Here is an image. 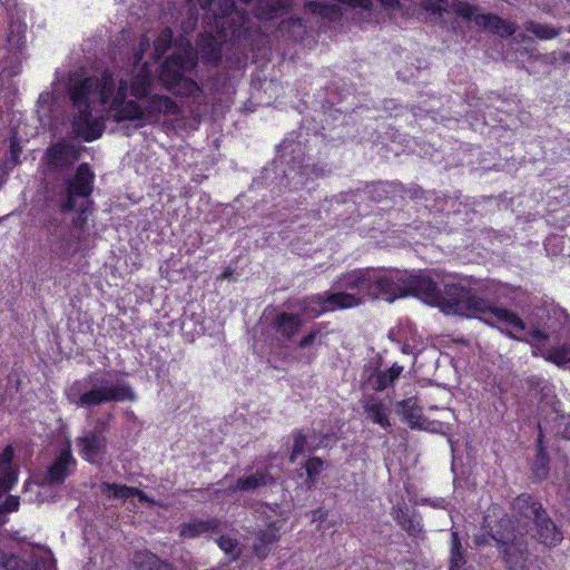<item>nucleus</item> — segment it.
I'll use <instances>...</instances> for the list:
<instances>
[{
  "mask_svg": "<svg viewBox=\"0 0 570 570\" xmlns=\"http://www.w3.org/2000/svg\"><path fill=\"white\" fill-rule=\"evenodd\" d=\"M148 37L142 36L138 49L134 55V65L130 72L114 75L105 70L101 78L87 77L73 81L69 88L70 100L73 108L71 121L72 131L85 141L98 139L105 130L102 117H94L92 109L97 102H110L114 117L117 121L145 120L144 109L134 100H126L130 95L137 99L148 96L154 80L151 65L141 63L144 53L149 50Z\"/></svg>",
  "mask_w": 570,
  "mask_h": 570,
  "instance_id": "f257e3e1",
  "label": "nucleus"
},
{
  "mask_svg": "<svg viewBox=\"0 0 570 570\" xmlns=\"http://www.w3.org/2000/svg\"><path fill=\"white\" fill-rule=\"evenodd\" d=\"M492 292V286L472 277L446 282L440 289L429 275L409 272L407 295L438 306L445 314L479 317L509 337L532 344L546 342L556 335L550 315L543 326H531L527 331L525 323L515 312L493 302Z\"/></svg>",
  "mask_w": 570,
  "mask_h": 570,
  "instance_id": "f03ea898",
  "label": "nucleus"
},
{
  "mask_svg": "<svg viewBox=\"0 0 570 570\" xmlns=\"http://www.w3.org/2000/svg\"><path fill=\"white\" fill-rule=\"evenodd\" d=\"M409 272L386 268H356L340 275L334 291L313 294L302 299V312L309 317L360 306L368 299L393 302L407 296Z\"/></svg>",
  "mask_w": 570,
  "mask_h": 570,
  "instance_id": "7ed1b4c3",
  "label": "nucleus"
},
{
  "mask_svg": "<svg viewBox=\"0 0 570 570\" xmlns=\"http://www.w3.org/2000/svg\"><path fill=\"white\" fill-rule=\"evenodd\" d=\"M95 174L87 163L78 166L73 177L66 181L63 194L57 202L58 210L48 216L42 228L57 254L62 258L85 253L89 248V234L86 230L91 214Z\"/></svg>",
  "mask_w": 570,
  "mask_h": 570,
  "instance_id": "20e7f679",
  "label": "nucleus"
},
{
  "mask_svg": "<svg viewBox=\"0 0 570 570\" xmlns=\"http://www.w3.org/2000/svg\"><path fill=\"white\" fill-rule=\"evenodd\" d=\"M512 515L502 519L490 531V538L502 557L507 570H524L529 557L528 534L544 546H557L562 533L549 518L542 504L530 494H520L512 502Z\"/></svg>",
  "mask_w": 570,
  "mask_h": 570,
  "instance_id": "39448f33",
  "label": "nucleus"
},
{
  "mask_svg": "<svg viewBox=\"0 0 570 570\" xmlns=\"http://www.w3.org/2000/svg\"><path fill=\"white\" fill-rule=\"evenodd\" d=\"M63 394L70 404L87 410L137 399L130 383L119 379L112 370L92 371L69 384Z\"/></svg>",
  "mask_w": 570,
  "mask_h": 570,
  "instance_id": "423d86ee",
  "label": "nucleus"
},
{
  "mask_svg": "<svg viewBox=\"0 0 570 570\" xmlns=\"http://www.w3.org/2000/svg\"><path fill=\"white\" fill-rule=\"evenodd\" d=\"M198 57L191 50L175 52L160 66L159 79L173 95L185 98L190 108L198 109L206 104L203 88L191 78Z\"/></svg>",
  "mask_w": 570,
  "mask_h": 570,
  "instance_id": "0eeeda50",
  "label": "nucleus"
},
{
  "mask_svg": "<svg viewBox=\"0 0 570 570\" xmlns=\"http://www.w3.org/2000/svg\"><path fill=\"white\" fill-rule=\"evenodd\" d=\"M452 9L462 19L473 21L476 26L483 27L501 37H510L517 30L514 23L505 21L494 14L481 13L478 7L465 1L454 0L452 2Z\"/></svg>",
  "mask_w": 570,
  "mask_h": 570,
  "instance_id": "6e6552de",
  "label": "nucleus"
},
{
  "mask_svg": "<svg viewBox=\"0 0 570 570\" xmlns=\"http://www.w3.org/2000/svg\"><path fill=\"white\" fill-rule=\"evenodd\" d=\"M106 429V422L98 419L92 430L87 431L76 440L79 454L89 463L99 464L105 459L107 451Z\"/></svg>",
  "mask_w": 570,
  "mask_h": 570,
  "instance_id": "1a4fd4ad",
  "label": "nucleus"
},
{
  "mask_svg": "<svg viewBox=\"0 0 570 570\" xmlns=\"http://www.w3.org/2000/svg\"><path fill=\"white\" fill-rule=\"evenodd\" d=\"M296 308L295 313L279 312L272 321V328L279 338L292 341L304 324V318H311L308 315L303 314L302 299L293 305Z\"/></svg>",
  "mask_w": 570,
  "mask_h": 570,
  "instance_id": "9d476101",
  "label": "nucleus"
},
{
  "mask_svg": "<svg viewBox=\"0 0 570 570\" xmlns=\"http://www.w3.org/2000/svg\"><path fill=\"white\" fill-rule=\"evenodd\" d=\"M75 466L76 459L73 458L70 444L68 443L60 449L58 455L49 465L43 480L49 485H59L72 473Z\"/></svg>",
  "mask_w": 570,
  "mask_h": 570,
  "instance_id": "9b49d317",
  "label": "nucleus"
},
{
  "mask_svg": "<svg viewBox=\"0 0 570 570\" xmlns=\"http://www.w3.org/2000/svg\"><path fill=\"white\" fill-rule=\"evenodd\" d=\"M303 156L296 159L293 157V165L285 170V177L294 189H298L307 184L308 180L322 177L324 169L317 165L311 164Z\"/></svg>",
  "mask_w": 570,
  "mask_h": 570,
  "instance_id": "f8f14e48",
  "label": "nucleus"
},
{
  "mask_svg": "<svg viewBox=\"0 0 570 570\" xmlns=\"http://www.w3.org/2000/svg\"><path fill=\"white\" fill-rule=\"evenodd\" d=\"M2 3L9 13L7 45L11 50H20L26 43L27 24L22 20L20 11L16 9L17 4L13 0H4Z\"/></svg>",
  "mask_w": 570,
  "mask_h": 570,
  "instance_id": "ddd939ff",
  "label": "nucleus"
},
{
  "mask_svg": "<svg viewBox=\"0 0 570 570\" xmlns=\"http://www.w3.org/2000/svg\"><path fill=\"white\" fill-rule=\"evenodd\" d=\"M275 483L271 466L258 468L254 472L238 478L235 483L229 485L232 492H254L261 488Z\"/></svg>",
  "mask_w": 570,
  "mask_h": 570,
  "instance_id": "4468645a",
  "label": "nucleus"
},
{
  "mask_svg": "<svg viewBox=\"0 0 570 570\" xmlns=\"http://www.w3.org/2000/svg\"><path fill=\"white\" fill-rule=\"evenodd\" d=\"M79 158V151L67 142H57L48 149L49 167L57 171L69 168Z\"/></svg>",
  "mask_w": 570,
  "mask_h": 570,
  "instance_id": "2eb2a0df",
  "label": "nucleus"
},
{
  "mask_svg": "<svg viewBox=\"0 0 570 570\" xmlns=\"http://www.w3.org/2000/svg\"><path fill=\"white\" fill-rule=\"evenodd\" d=\"M223 532V522L217 518L193 519L189 522L183 523L179 529V534L186 539H194L202 534H219Z\"/></svg>",
  "mask_w": 570,
  "mask_h": 570,
  "instance_id": "dca6fc26",
  "label": "nucleus"
},
{
  "mask_svg": "<svg viewBox=\"0 0 570 570\" xmlns=\"http://www.w3.org/2000/svg\"><path fill=\"white\" fill-rule=\"evenodd\" d=\"M403 421L413 430H430V422L423 416L422 407L416 397H409L397 403Z\"/></svg>",
  "mask_w": 570,
  "mask_h": 570,
  "instance_id": "f3484780",
  "label": "nucleus"
},
{
  "mask_svg": "<svg viewBox=\"0 0 570 570\" xmlns=\"http://www.w3.org/2000/svg\"><path fill=\"white\" fill-rule=\"evenodd\" d=\"M177 104L168 96L154 95L144 108V118L148 121H159L161 116L176 115Z\"/></svg>",
  "mask_w": 570,
  "mask_h": 570,
  "instance_id": "a211bd4d",
  "label": "nucleus"
},
{
  "mask_svg": "<svg viewBox=\"0 0 570 570\" xmlns=\"http://www.w3.org/2000/svg\"><path fill=\"white\" fill-rule=\"evenodd\" d=\"M324 327L322 323L314 325L297 343L296 351L306 352L302 357L308 363L315 360L316 346L322 345L327 335Z\"/></svg>",
  "mask_w": 570,
  "mask_h": 570,
  "instance_id": "6ab92c4d",
  "label": "nucleus"
},
{
  "mask_svg": "<svg viewBox=\"0 0 570 570\" xmlns=\"http://www.w3.org/2000/svg\"><path fill=\"white\" fill-rule=\"evenodd\" d=\"M403 366L394 363L390 368L384 371L374 370L366 379V384L376 392H382L399 380L403 372Z\"/></svg>",
  "mask_w": 570,
  "mask_h": 570,
  "instance_id": "aec40b11",
  "label": "nucleus"
},
{
  "mask_svg": "<svg viewBox=\"0 0 570 570\" xmlns=\"http://www.w3.org/2000/svg\"><path fill=\"white\" fill-rule=\"evenodd\" d=\"M13 449L7 445L0 453V494L12 489L17 482V472L12 468Z\"/></svg>",
  "mask_w": 570,
  "mask_h": 570,
  "instance_id": "412c9836",
  "label": "nucleus"
},
{
  "mask_svg": "<svg viewBox=\"0 0 570 570\" xmlns=\"http://www.w3.org/2000/svg\"><path fill=\"white\" fill-rule=\"evenodd\" d=\"M279 539V528L276 523L268 524L265 529H261L253 544V550L256 557L265 559L269 551L271 546Z\"/></svg>",
  "mask_w": 570,
  "mask_h": 570,
  "instance_id": "4be33fe9",
  "label": "nucleus"
},
{
  "mask_svg": "<svg viewBox=\"0 0 570 570\" xmlns=\"http://www.w3.org/2000/svg\"><path fill=\"white\" fill-rule=\"evenodd\" d=\"M392 515L395 522L411 537L417 535L423 530L421 520L414 514H410L406 504H397L392 509Z\"/></svg>",
  "mask_w": 570,
  "mask_h": 570,
  "instance_id": "5701e85b",
  "label": "nucleus"
},
{
  "mask_svg": "<svg viewBox=\"0 0 570 570\" xmlns=\"http://www.w3.org/2000/svg\"><path fill=\"white\" fill-rule=\"evenodd\" d=\"M199 56L205 65L217 67L222 60V42L214 36L200 38L198 42Z\"/></svg>",
  "mask_w": 570,
  "mask_h": 570,
  "instance_id": "b1692460",
  "label": "nucleus"
},
{
  "mask_svg": "<svg viewBox=\"0 0 570 570\" xmlns=\"http://www.w3.org/2000/svg\"><path fill=\"white\" fill-rule=\"evenodd\" d=\"M363 407L366 419H368L372 423L379 424L384 430L391 428V422L389 420V409L384 402L372 396L365 402Z\"/></svg>",
  "mask_w": 570,
  "mask_h": 570,
  "instance_id": "393cba45",
  "label": "nucleus"
},
{
  "mask_svg": "<svg viewBox=\"0 0 570 570\" xmlns=\"http://www.w3.org/2000/svg\"><path fill=\"white\" fill-rule=\"evenodd\" d=\"M100 488L101 493L108 498L129 499L136 497L139 502H149L148 497L141 490L134 487L102 482Z\"/></svg>",
  "mask_w": 570,
  "mask_h": 570,
  "instance_id": "a878e982",
  "label": "nucleus"
},
{
  "mask_svg": "<svg viewBox=\"0 0 570 570\" xmlns=\"http://www.w3.org/2000/svg\"><path fill=\"white\" fill-rule=\"evenodd\" d=\"M289 8V0H258L255 16L261 20H272L283 14Z\"/></svg>",
  "mask_w": 570,
  "mask_h": 570,
  "instance_id": "bb28decb",
  "label": "nucleus"
},
{
  "mask_svg": "<svg viewBox=\"0 0 570 570\" xmlns=\"http://www.w3.org/2000/svg\"><path fill=\"white\" fill-rule=\"evenodd\" d=\"M532 472L535 480L541 481L548 476L549 473V458L543 444V429L539 425V435L537 440V456L532 464Z\"/></svg>",
  "mask_w": 570,
  "mask_h": 570,
  "instance_id": "cd10ccee",
  "label": "nucleus"
},
{
  "mask_svg": "<svg viewBox=\"0 0 570 570\" xmlns=\"http://www.w3.org/2000/svg\"><path fill=\"white\" fill-rule=\"evenodd\" d=\"M134 563L136 570H176L171 563L149 551L136 553Z\"/></svg>",
  "mask_w": 570,
  "mask_h": 570,
  "instance_id": "c85d7f7f",
  "label": "nucleus"
},
{
  "mask_svg": "<svg viewBox=\"0 0 570 570\" xmlns=\"http://www.w3.org/2000/svg\"><path fill=\"white\" fill-rule=\"evenodd\" d=\"M293 449L289 455V461L295 462L297 458L305 452H314L318 445L311 443V435L305 434L302 430H295L293 432Z\"/></svg>",
  "mask_w": 570,
  "mask_h": 570,
  "instance_id": "c756f323",
  "label": "nucleus"
},
{
  "mask_svg": "<svg viewBox=\"0 0 570 570\" xmlns=\"http://www.w3.org/2000/svg\"><path fill=\"white\" fill-rule=\"evenodd\" d=\"M524 29L528 32L533 33L540 40L553 39L558 37L562 31V27H553L551 24L541 23L533 20L527 21Z\"/></svg>",
  "mask_w": 570,
  "mask_h": 570,
  "instance_id": "7c9ffc66",
  "label": "nucleus"
},
{
  "mask_svg": "<svg viewBox=\"0 0 570 570\" xmlns=\"http://www.w3.org/2000/svg\"><path fill=\"white\" fill-rule=\"evenodd\" d=\"M464 550L456 531L451 533L450 567L449 570H461L465 564Z\"/></svg>",
  "mask_w": 570,
  "mask_h": 570,
  "instance_id": "2f4dec72",
  "label": "nucleus"
},
{
  "mask_svg": "<svg viewBox=\"0 0 570 570\" xmlns=\"http://www.w3.org/2000/svg\"><path fill=\"white\" fill-rule=\"evenodd\" d=\"M173 30L168 27L164 28L156 40L154 41V53L153 58L156 61H158L163 55L170 49L171 42H173Z\"/></svg>",
  "mask_w": 570,
  "mask_h": 570,
  "instance_id": "473e14b6",
  "label": "nucleus"
},
{
  "mask_svg": "<svg viewBox=\"0 0 570 570\" xmlns=\"http://www.w3.org/2000/svg\"><path fill=\"white\" fill-rule=\"evenodd\" d=\"M543 357L558 366L567 365L570 363V344H563L548 350L543 354Z\"/></svg>",
  "mask_w": 570,
  "mask_h": 570,
  "instance_id": "72a5a7b5",
  "label": "nucleus"
},
{
  "mask_svg": "<svg viewBox=\"0 0 570 570\" xmlns=\"http://www.w3.org/2000/svg\"><path fill=\"white\" fill-rule=\"evenodd\" d=\"M219 537L216 539L218 547L228 556L232 557L233 560L237 559L239 556L238 541L235 538L229 535H224L222 532L218 534Z\"/></svg>",
  "mask_w": 570,
  "mask_h": 570,
  "instance_id": "f704fd0d",
  "label": "nucleus"
},
{
  "mask_svg": "<svg viewBox=\"0 0 570 570\" xmlns=\"http://www.w3.org/2000/svg\"><path fill=\"white\" fill-rule=\"evenodd\" d=\"M323 461L321 458L318 456H312L309 458L306 462H305V470H306V474H307V482H308V488L312 487V484L315 483V481L317 480L318 475L321 474L322 470H323Z\"/></svg>",
  "mask_w": 570,
  "mask_h": 570,
  "instance_id": "c9c22d12",
  "label": "nucleus"
},
{
  "mask_svg": "<svg viewBox=\"0 0 570 570\" xmlns=\"http://www.w3.org/2000/svg\"><path fill=\"white\" fill-rule=\"evenodd\" d=\"M553 432L563 439L570 440V414H557L553 420Z\"/></svg>",
  "mask_w": 570,
  "mask_h": 570,
  "instance_id": "e433bc0d",
  "label": "nucleus"
},
{
  "mask_svg": "<svg viewBox=\"0 0 570 570\" xmlns=\"http://www.w3.org/2000/svg\"><path fill=\"white\" fill-rule=\"evenodd\" d=\"M4 567L8 570H14L16 568H20V570H42V562L39 559L31 558L28 561H23L21 564H19V561L17 559H9L4 562Z\"/></svg>",
  "mask_w": 570,
  "mask_h": 570,
  "instance_id": "4c0bfd02",
  "label": "nucleus"
},
{
  "mask_svg": "<svg viewBox=\"0 0 570 570\" xmlns=\"http://www.w3.org/2000/svg\"><path fill=\"white\" fill-rule=\"evenodd\" d=\"M363 193L365 195H367L373 202H381L387 191L385 189V184L372 183V184H366Z\"/></svg>",
  "mask_w": 570,
  "mask_h": 570,
  "instance_id": "58836bf2",
  "label": "nucleus"
},
{
  "mask_svg": "<svg viewBox=\"0 0 570 570\" xmlns=\"http://www.w3.org/2000/svg\"><path fill=\"white\" fill-rule=\"evenodd\" d=\"M19 504L20 502L18 497L9 495L3 501L1 510L7 513L16 512L19 509Z\"/></svg>",
  "mask_w": 570,
  "mask_h": 570,
  "instance_id": "ea45409f",
  "label": "nucleus"
},
{
  "mask_svg": "<svg viewBox=\"0 0 570 570\" xmlns=\"http://www.w3.org/2000/svg\"><path fill=\"white\" fill-rule=\"evenodd\" d=\"M528 384L529 386L534 390V389H538L540 390V392H544L546 390L549 389V383L548 381H546L544 379H541V377H538V376H531L529 380H528Z\"/></svg>",
  "mask_w": 570,
  "mask_h": 570,
  "instance_id": "a19ab883",
  "label": "nucleus"
},
{
  "mask_svg": "<svg viewBox=\"0 0 570 570\" xmlns=\"http://www.w3.org/2000/svg\"><path fill=\"white\" fill-rule=\"evenodd\" d=\"M21 153V148L19 144L17 142L16 137L11 138L10 141V160L13 165H17L19 163V156Z\"/></svg>",
  "mask_w": 570,
  "mask_h": 570,
  "instance_id": "79ce46f5",
  "label": "nucleus"
},
{
  "mask_svg": "<svg viewBox=\"0 0 570 570\" xmlns=\"http://www.w3.org/2000/svg\"><path fill=\"white\" fill-rule=\"evenodd\" d=\"M422 502L424 504H429V505H431L433 508H438V509H445L446 508V502L442 498H438V499H423Z\"/></svg>",
  "mask_w": 570,
  "mask_h": 570,
  "instance_id": "37998d69",
  "label": "nucleus"
},
{
  "mask_svg": "<svg viewBox=\"0 0 570 570\" xmlns=\"http://www.w3.org/2000/svg\"><path fill=\"white\" fill-rule=\"evenodd\" d=\"M283 27H288V28L292 27V28H298V29L304 28L303 20L301 18H291L289 20L283 22Z\"/></svg>",
  "mask_w": 570,
  "mask_h": 570,
  "instance_id": "c03bdc74",
  "label": "nucleus"
},
{
  "mask_svg": "<svg viewBox=\"0 0 570 570\" xmlns=\"http://www.w3.org/2000/svg\"><path fill=\"white\" fill-rule=\"evenodd\" d=\"M281 148H282L284 151L289 150L292 154H294L295 151H301L299 144L289 142V141H287V140H284V141L282 142Z\"/></svg>",
  "mask_w": 570,
  "mask_h": 570,
  "instance_id": "a18cd8bd",
  "label": "nucleus"
},
{
  "mask_svg": "<svg viewBox=\"0 0 570 570\" xmlns=\"http://www.w3.org/2000/svg\"><path fill=\"white\" fill-rule=\"evenodd\" d=\"M383 108L384 110H386L391 116L393 115L394 111H396L399 108L396 106V104L394 102V100L390 99V100H384L383 102Z\"/></svg>",
  "mask_w": 570,
  "mask_h": 570,
  "instance_id": "49530a36",
  "label": "nucleus"
},
{
  "mask_svg": "<svg viewBox=\"0 0 570 570\" xmlns=\"http://www.w3.org/2000/svg\"><path fill=\"white\" fill-rule=\"evenodd\" d=\"M224 6L226 7L224 14H228L229 11H233L235 9V1L234 0H225Z\"/></svg>",
  "mask_w": 570,
  "mask_h": 570,
  "instance_id": "de8ad7c7",
  "label": "nucleus"
},
{
  "mask_svg": "<svg viewBox=\"0 0 570 570\" xmlns=\"http://www.w3.org/2000/svg\"><path fill=\"white\" fill-rule=\"evenodd\" d=\"M401 351L404 353V354H410L412 353L411 351V347L409 344H403L402 347H401Z\"/></svg>",
  "mask_w": 570,
  "mask_h": 570,
  "instance_id": "09e8293b",
  "label": "nucleus"
},
{
  "mask_svg": "<svg viewBox=\"0 0 570 570\" xmlns=\"http://www.w3.org/2000/svg\"><path fill=\"white\" fill-rule=\"evenodd\" d=\"M50 98L49 94H42L40 95L38 102H46Z\"/></svg>",
  "mask_w": 570,
  "mask_h": 570,
  "instance_id": "8fccbe9b",
  "label": "nucleus"
},
{
  "mask_svg": "<svg viewBox=\"0 0 570 570\" xmlns=\"http://www.w3.org/2000/svg\"><path fill=\"white\" fill-rule=\"evenodd\" d=\"M433 12H439V16H442V12H441V9L439 6L433 9Z\"/></svg>",
  "mask_w": 570,
  "mask_h": 570,
  "instance_id": "3c124183",
  "label": "nucleus"
},
{
  "mask_svg": "<svg viewBox=\"0 0 570 570\" xmlns=\"http://www.w3.org/2000/svg\"><path fill=\"white\" fill-rule=\"evenodd\" d=\"M244 4H248L252 0H239Z\"/></svg>",
  "mask_w": 570,
  "mask_h": 570,
  "instance_id": "603ef678",
  "label": "nucleus"
}]
</instances>
